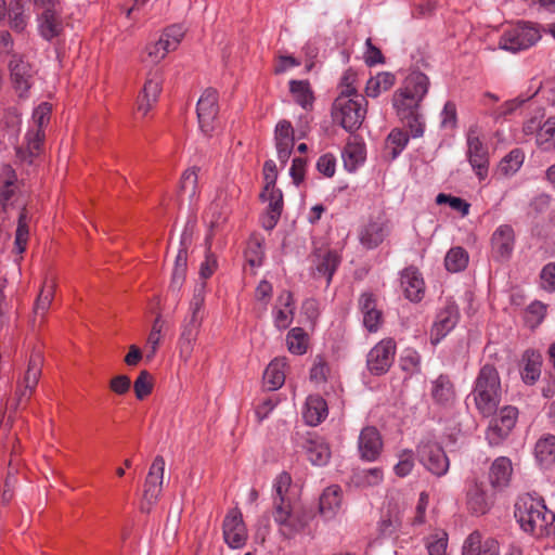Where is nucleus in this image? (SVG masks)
Listing matches in <instances>:
<instances>
[{"label":"nucleus","mask_w":555,"mask_h":555,"mask_svg":"<svg viewBox=\"0 0 555 555\" xmlns=\"http://www.w3.org/2000/svg\"><path fill=\"white\" fill-rule=\"evenodd\" d=\"M164 327V322L162 321L160 317L158 315L151 328V332L147 337V346L151 348V351L147 353V359H152L155 356V352L157 350V347L160 343L162 338V331Z\"/></svg>","instance_id":"680f3d73"},{"label":"nucleus","mask_w":555,"mask_h":555,"mask_svg":"<svg viewBox=\"0 0 555 555\" xmlns=\"http://www.w3.org/2000/svg\"><path fill=\"white\" fill-rule=\"evenodd\" d=\"M223 538L225 543L232 548L243 547L247 541V530L243 521L241 512L232 508L228 512L223 520Z\"/></svg>","instance_id":"6ab92c4d"},{"label":"nucleus","mask_w":555,"mask_h":555,"mask_svg":"<svg viewBox=\"0 0 555 555\" xmlns=\"http://www.w3.org/2000/svg\"><path fill=\"white\" fill-rule=\"evenodd\" d=\"M360 455L365 461H375L380 454L383 441L378 430L373 426L364 427L359 436Z\"/></svg>","instance_id":"a878e982"},{"label":"nucleus","mask_w":555,"mask_h":555,"mask_svg":"<svg viewBox=\"0 0 555 555\" xmlns=\"http://www.w3.org/2000/svg\"><path fill=\"white\" fill-rule=\"evenodd\" d=\"M184 30L179 25L168 27L159 37V39L146 47V53L152 63H158L170 52L178 48Z\"/></svg>","instance_id":"dca6fc26"},{"label":"nucleus","mask_w":555,"mask_h":555,"mask_svg":"<svg viewBox=\"0 0 555 555\" xmlns=\"http://www.w3.org/2000/svg\"><path fill=\"white\" fill-rule=\"evenodd\" d=\"M534 455L541 466L548 467L555 463V436L541 437L534 447Z\"/></svg>","instance_id":"e433bc0d"},{"label":"nucleus","mask_w":555,"mask_h":555,"mask_svg":"<svg viewBox=\"0 0 555 555\" xmlns=\"http://www.w3.org/2000/svg\"><path fill=\"white\" fill-rule=\"evenodd\" d=\"M420 462L434 475L443 476L449 470V459L442 447L431 440H422L417 447Z\"/></svg>","instance_id":"9b49d317"},{"label":"nucleus","mask_w":555,"mask_h":555,"mask_svg":"<svg viewBox=\"0 0 555 555\" xmlns=\"http://www.w3.org/2000/svg\"><path fill=\"white\" fill-rule=\"evenodd\" d=\"M477 410L483 416H491L501 402V382L493 365H483L475 382L472 392Z\"/></svg>","instance_id":"20e7f679"},{"label":"nucleus","mask_w":555,"mask_h":555,"mask_svg":"<svg viewBox=\"0 0 555 555\" xmlns=\"http://www.w3.org/2000/svg\"><path fill=\"white\" fill-rule=\"evenodd\" d=\"M515 517L526 532L537 537L555 534V514L542 498L521 495L515 504Z\"/></svg>","instance_id":"f03ea898"},{"label":"nucleus","mask_w":555,"mask_h":555,"mask_svg":"<svg viewBox=\"0 0 555 555\" xmlns=\"http://www.w3.org/2000/svg\"><path fill=\"white\" fill-rule=\"evenodd\" d=\"M28 222H27V211L24 208L18 217L17 229L15 233V248L17 253L22 254L27 245L28 241Z\"/></svg>","instance_id":"3c124183"},{"label":"nucleus","mask_w":555,"mask_h":555,"mask_svg":"<svg viewBox=\"0 0 555 555\" xmlns=\"http://www.w3.org/2000/svg\"><path fill=\"white\" fill-rule=\"evenodd\" d=\"M275 144L280 146L294 145V129L287 120H281L275 127Z\"/></svg>","instance_id":"864d4df0"},{"label":"nucleus","mask_w":555,"mask_h":555,"mask_svg":"<svg viewBox=\"0 0 555 555\" xmlns=\"http://www.w3.org/2000/svg\"><path fill=\"white\" fill-rule=\"evenodd\" d=\"M420 366L421 356L418 352L411 348L404 349L400 357V367L403 371L413 374L420 371Z\"/></svg>","instance_id":"5fc2aeb1"},{"label":"nucleus","mask_w":555,"mask_h":555,"mask_svg":"<svg viewBox=\"0 0 555 555\" xmlns=\"http://www.w3.org/2000/svg\"><path fill=\"white\" fill-rule=\"evenodd\" d=\"M273 518L279 525L282 534L289 538L302 531L309 525L312 514L305 508L297 509L289 506L283 509L279 506L276 512H273Z\"/></svg>","instance_id":"f8f14e48"},{"label":"nucleus","mask_w":555,"mask_h":555,"mask_svg":"<svg viewBox=\"0 0 555 555\" xmlns=\"http://www.w3.org/2000/svg\"><path fill=\"white\" fill-rule=\"evenodd\" d=\"M37 13L38 30L42 38L52 40L63 30V7L60 0H34Z\"/></svg>","instance_id":"0eeeda50"},{"label":"nucleus","mask_w":555,"mask_h":555,"mask_svg":"<svg viewBox=\"0 0 555 555\" xmlns=\"http://www.w3.org/2000/svg\"><path fill=\"white\" fill-rule=\"evenodd\" d=\"M205 281L198 283L190 302L189 314L185 317L179 338L180 357L188 361L193 352L203 320L205 318Z\"/></svg>","instance_id":"7ed1b4c3"},{"label":"nucleus","mask_w":555,"mask_h":555,"mask_svg":"<svg viewBox=\"0 0 555 555\" xmlns=\"http://www.w3.org/2000/svg\"><path fill=\"white\" fill-rule=\"evenodd\" d=\"M431 396L440 404H448L453 400V385L447 376L440 375L433 382Z\"/></svg>","instance_id":"37998d69"},{"label":"nucleus","mask_w":555,"mask_h":555,"mask_svg":"<svg viewBox=\"0 0 555 555\" xmlns=\"http://www.w3.org/2000/svg\"><path fill=\"white\" fill-rule=\"evenodd\" d=\"M516 243L515 231L509 224L499 225L491 236V254L494 260L508 261Z\"/></svg>","instance_id":"a211bd4d"},{"label":"nucleus","mask_w":555,"mask_h":555,"mask_svg":"<svg viewBox=\"0 0 555 555\" xmlns=\"http://www.w3.org/2000/svg\"><path fill=\"white\" fill-rule=\"evenodd\" d=\"M460 320V310L455 301L446 299L438 309L435 322L430 331V341L433 345L439 344L457 324Z\"/></svg>","instance_id":"ddd939ff"},{"label":"nucleus","mask_w":555,"mask_h":555,"mask_svg":"<svg viewBox=\"0 0 555 555\" xmlns=\"http://www.w3.org/2000/svg\"><path fill=\"white\" fill-rule=\"evenodd\" d=\"M525 159L520 149L512 150L500 163L499 171L504 176H512L519 170Z\"/></svg>","instance_id":"de8ad7c7"},{"label":"nucleus","mask_w":555,"mask_h":555,"mask_svg":"<svg viewBox=\"0 0 555 555\" xmlns=\"http://www.w3.org/2000/svg\"><path fill=\"white\" fill-rule=\"evenodd\" d=\"M357 82H358L357 73L352 69H347L340 80L339 94H345V95L360 94L358 92Z\"/></svg>","instance_id":"0e129e2a"},{"label":"nucleus","mask_w":555,"mask_h":555,"mask_svg":"<svg viewBox=\"0 0 555 555\" xmlns=\"http://www.w3.org/2000/svg\"><path fill=\"white\" fill-rule=\"evenodd\" d=\"M56 284L54 281H46L36 298L34 305V324L41 325L55 295Z\"/></svg>","instance_id":"2f4dec72"},{"label":"nucleus","mask_w":555,"mask_h":555,"mask_svg":"<svg viewBox=\"0 0 555 555\" xmlns=\"http://www.w3.org/2000/svg\"><path fill=\"white\" fill-rule=\"evenodd\" d=\"M327 403L321 396L311 395L307 398L302 415L308 425H319L327 417Z\"/></svg>","instance_id":"473e14b6"},{"label":"nucleus","mask_w":555,"mask_h":555,"mask_svg":"<svg viewBox=\"0 0 555 555\" xmlns=\"http://www.w3.org/2000/svg\"><path fill=\"white\" fill-rule=\"evenodd\" d=\"M367 101L361 94H338L332 105L333 120L346 131L359 129L366 115Z\"/></svg>","instance_id":"39448f33"},{"label":"nucleus","mask_w":555,"mask_h":555,"mask_svg":"<svg viewBox=\"0 0 555 555\" xmlns=\"http://www.w3.org/2000/svg\"><path fill=\"white\" fill-rule=\"evenodd\" d=\"M396 77L389 72H380L376 76L371 77L365 85V95L369 98H377L386 92L395 85Z\"/></svg>","instance_id":"c9c22d12"},{"label":"nucleus","mask_w":555,"mask_h":555,"mask_svg":"<svg viewBox=\"0 0 555 555\" xmlns=\"http://www.w3.org/2000/svg\"><path fill=\"white\" fill-rule=\"evenodd\" d=\"M463 555H500L499 543L490 538L482 541L479 532H473L464 542Z\"/></svg>","instance_id":"c756f323"},{"label":"nucleus","mask_w":555,"mask_h":555,"mask_svg":"<svg viewBox=\"0 0 555 555\" xmlns=\"http://www.w3.org/2000/svg\"><path fill=\"white\" fill-rule=\"evenodd\" d=\"M448 539L444 532L436 533L429 538L427 550L429 555H444L447 551Z\"/></svg>","instance_id":"338daca9"},{"label":"nucleus","mask_w":555,"mask_h":555,"mask_svg":"<svg viewBox=\"0 0 555 555\" xmlns=\"http://www.w3.org/2000/svg\"><path fill=\"white\" fill-rule=\"evenodd\" d=\"M436 203L439 205L448 204L452 209L460 211L462 216H467L469 214L470 205L460 197L440 193L436 197Z\"/></svg>","instance_id":"052dcab7"},{"label":"nucleus","mask_w":555,"mask_h":555,"mask_svg":"<svg viewBox=\"0 0 555 555\" xmlns=\"http://www.w3.org/2000/svg\"><path fill=\"white\" fill-rule=\"evenodd\" d=\"M286 358H275L267 366L263 373V384L268 390H276L284 385Z\"/></svg>","instance_id":"f704fd0d"},{"label":"nucleus","mask_w":555,"mask_h":555,"mask_svg":"<svg viewBox=\"0 0 555 555\" xmlns=\"http://www.w3.org/2000/svg\"><path fill=\"white\" fill-rule=\"evenodd\" d=\"M518 418V410L515 406L506 405L500 409L486 430V439L490 446L501 444L515 427Z\"/></svg>","instance_id":"1a4fd4ad"},{"label":"nucleus","mask_w":555,"mask_h":555,"mask_svg":"<svg viewBox=\"0 0 555 555\" xmlns=\"http://www.w3.org/2000/svg\"><path fill=\"white\" fill-rule=\"evenodd\" d=\"M467 157L477 177L485 180L489 169V153L475 129H469L467 133Z\"/></svg>","instance_id":"f3484780"},{"label":"nucleus","mask_w":555,"mask_h":555,"mask_svg":"<svg viewBox=\"0 0 555 555\" xmlns=\"http://www.w3.org/2000/svg\"><path fill=\"white\" fill-rule=\"evenodd\" d=\"M294 299L293 294L288 291H283L278 299L276 306L273 309V321L278 330H286L294 319Z\"/></svg>","instance_id":"cd10ccee"},{"label":"nucleus","mask_w":555,"mask_h":555,"mask_svg":"<svg viewBox=\"0 0 555 555\" xmlns=\"http://www.w3.org/2000/svg\"><path fill=\"white\" fill-rule=\"evenodd\" d=\"M428 89V77L421 72H413L405 78L403 86L392 95V104L398 117L409 127L414 138L424 134L425 124L420 108Z\"/></svg>","instance_id":"f257e3e1"},{"label":"nucleus","mask_w":555,"mask_h":555,"mask_svg":"<svg viewBox=\"0 0 555 555\" xmlns=\"http://www.w3.org/2000/svg\"><path fill=\"white\" fill-rule=\"evenodd\" d=\"M383 477V470L378 467L361 469L354 473V482L358 486L371 487L382 482Z\"/></svg>","instance_id":"8fccbe9b"},{"label":"nucleus","mask_w":555,"mask_h":555,"mask_svg":"<svg viewBox=\"0 0 555 555\" xmlns=\"http://www.w3.org/2000/svg\"><path fill=\"white\" fill-rule=\"evenodd\" d=\"M291 483L292 478L287 473H282L275 478L273 483V512H276L279 506H281L283 509L292 506L291 500L287 495Z\"/></svg>","instance_id":"58836bf2"},{"label":"nucleus","mask_w":555,"mask_h":555,"mask_svg":"<svg viewBox=\"0 0 555 555\" xmlns=\"http://www.w3.org/2000/svg\"><path fill=\"white\" fill-rule=\"evenodd\" d=\"M513 472L512 462L509 459L501 456L498 457L490 469V481L493 487H505L511 478Z\"/></svg>","instance_id":"ea45409f"},{"label":"nucleus","mask_w":555,"mask_h":555,"mask_svg":"<svg viewBox=\"0 0 555 555\" xmlns=\"http://www.w3.org/2000/svg\"><path fill=\"white\" fill-rule=\"evenodd\" d=\"M414 467V454L411 450H403L399 454V461L395 465L393 470L397 476L405 477Z\"/></svg>","instance_id":"e2e57ef3"},{"label":"nucleus","mask_w":555,"mask_h":555,"mask_svg":"<svg viewBox=\"0 0 555 555\" xmlns=\"http://www.w3.org/2000/svg\"><path fill=\"white\" fill-rule=\"evenodd\" d=\"M163 77L158 73L150 74L138 96V112L146 115L155 105L162 92Z\"/></svg>","instance_id":"b1692460"},{"label":"nucleus","mask_w":555,"mask_h":555,"mask_svg":"<svg viewBox=\"0 0 555 555\" xmlns=\"http://www.w3.org/2000/svg\"><path fill=\"white\" fill-rule=\"evenodd\" d=\"M537 144L543 151L555 149V120L548 118L538 130Z\"/></svg>","instance_id":"49530a36"},{"label":"nucleus","mask_w":555,"mask_h":555,"mask_svg":"<svg viewBox=\"0 0 555 555\" xmlns=\"http://www.w3.org/2000/svg\"><path fill=\"white\" fill-rule=\"evenodd\" d=\"M304 449L308 461L314 466H325L332 456L331 448L326 440L317 435L307 437Z\"/></svg>","instance_id":"bb28decb"},{"label":"nucleus","mask_w":555,"mask_h":555,"mask_svg":"<svg viewBox=\"0 0 555 555\" xmlns=\"http://www.w3.org/2000/svg\"><path fill=\"white\" fill-rule=\"evenodd\" d=\"M289 92L295 102L304 109H311L314 101L313 91L308 80H291Z\"/></svg>","instance_id":"4c0bfd02"},{"label":"nucleus","mask_w":555,"mask_h":555,"mask_svg":"<svg viewBox=\"0 0 555 555\" xmlns=\"http://www.w3.org/2000/svg\"><path fill=\"white\" fill-rule=\"evenodd\" d=\"M343 159L345 167L349 171L356 170V168L365 159V146L358 142H348L343 152Z\"/></svg>","instance_id":"79ce46f5"},{"label":"nucleus","mask_w":555,"mask_h":555,"mask_svg":"<svg viewBox=\"0 0 555 555\" xmlns=\"http://www.w3.org/2000/svg\"><path fill=\"white\" fill-rule=\"evenodd\" d=\"M492 503V496L487 492L482 482L474 480L468 485L466 504L472 513L483 515L490 509Z\"/></svg>","instance_id":"393cba45"},{"label":"nucleus","mask_w":555,"mask_h":555,"mask_svg":"<svg viewBox=\"0 0 555 555\" xmlns=\"http://www.w3.org/2000/svg\"><path fill=\"white\" fill-rule=\"evenodd\" d=\"M468 263V254L462 247L451 248L444 258L446 269L450 272H460L466 268Z\"/></svg>","instance_id":"a18cd8bd"},{"label":"nucleus","mask_w":555,"mask_h":555,"mask_svg":"<svg viewBox=\"0 0 555 555\" xmlns=\"http://www.w3.org/2000/svg\"><path fill=\"white\" fill-rule=\"evenodd\" d=\"M388 235L387 222L383 216L371 218L359 231L360 243L367 249L377 247Z\"/></svg>","instance_id":"4be33fe9"},{"label":"nucleus","mask_w":555,"mask_h":555,"mask_svg":"<svg viewBox=\"0 0 555 555\" xmlns=\"http://www.w3.org/2000/svg\"><path fill=\"white\" fill-rule=\"evenodd\" d=\"M9 67L15 91L20 96H24L34 81V70L31 66L22 57L13 55Z\"/></svg>","instance_id":"5701e85b"},{"label":"nucleus","mask_w":555,"mask_h":555,"mask_svg":"<svg viewBox=\"0 0 555 555\" xmlns=\"http://www.w3.org/2000/svg\"><path fill=\"white\" fill-rule=\"evenodd\" d=\"M308 341V334L301 327H294L286 335V346L293 354L301 356L306 353Z\"/></svg>","instance_id":"c03bdc74"},{"label":"nucleus","mask_w":555,"mask_h":555,"mask_svg":"<svg viewBox=\"0 0 555 555\" xmlns=\"http://www.w3.org/2000/svg\"><path fill=\"white\" fill-rule=\"evenodd\" d=\"M197 168L192 167L186 169L181 177L180 181V191L184 193H189L190 197H194L197 193Z\"/></svg>","instance_id":"6e6d98bb"},{"label":"nucleus","mask_w":555,"mask_h":555,"mask_svg":"<svg viewBox=\"0 0 555 555\" xmlns=\"http://www.w3.org/2000/svg\"><path fill=\"white\" fill-rule=\"evenodd\" d=\"M359 308L363 314V325L365 328L371 333L377 332L383 322V314L377 309L373 295L362 294L359 298Z\"/></svg>","instance_id":"c85d7f7f"},{"label":"nucleus","mask_w":555,"mask_h":555,"mask_svg":"<svg viewBox=\"0 0 555 555\" xmlns=\"http://www.w3.org/2000/svg\"><path fill=\"white\" fill-rule=\"evenodd\" d=\"M43 358L39 351L33 352L29 361L27 371L23 377V380L18 385V404L28 402L33 392L35 391L37 384L41 375Z\"/></svg>","instance_id":"aec40b11"},{"label":"nucleus","mask_w":555,"mask_h":555,"mask_svg":"<svg viewBox=\"0 0 555 555\" xmlns=\"http://www.w3.org/2000/svg\"><path fill=\"white\" fill-rule=\"evenodd\" d=\"M245 258L251 267H259L262 263L263 248L258 238H251L247 243Z\"/></svg>","instance_id":"13d9d810"},{"label":"nucleus","mask_w":555,"mask_h":555,"mask_svg":"<svg viewBox=\"0 0 555 555\" xmlns=\"http://www.w3.org/2000/svg\"><path fill=\"white\" fill-rule=\"evenodd\" d=\"M546 306L540 301L532 302L526 310V322L530 327L538 326L544 319Z\"/></svg>","instance_id":"bf43d9fd"},{"label":"nucleus","mask_w":555,"mask_h":555,"mask_svg":"<svg viewBox=\"0 0 555 555\" xmlns=\"http://www.w3.org/2000/svg\"><path fill=\"white\" fill-rule=\"evenodd\" d=\"M540 356L531 352L524 367L522 379L527 384H533L540 377Z\"/></svg>","instance_id":"4d7b16f0"},{"label":"nucleus","mask_w":555,"mask_h":555,"mask_svg":"<svg viewBox=\"0 0 555 555\" xmlns=\"http://www.w3.org/2000/svg\"><path fill=\"white\" fill-rule=\"evenodd\" d=\"M134 392L139 400L144 399L152 391V376L147 371H142L134 380Z\"/></svg>","instance_id":"69168bd1"},{"label":"nucleus","mask_w":555,"mask_h":555,"mask_svg":"<svg viewBox=\"0 0 555 555\" xmlns=\"http://www.w3.org/2000/svg\"><path fill=\"white\" fill-rule=\"evenodd\" d=\"M330 365L323 356H315L310 369V380L317 385L324 384L330 375Z\"/></svg>","instance_id":"09e8293b"},{"label":"nucleus","mask_w":555,"mask_h":555,"mask_svg":"<svg viewBox=\"0 0 555 555\" xmlns=\"http://www.w3.org/2000/svg\"><path fill=\"white\" fill-rule=\"evenodd\" d=\"M164 473L165 460L162 455H157L144 481L143 501L141 505L143 512H150L151 507L158 501L163 491Z\"/></svg>","instance_id":"9d476101"},{"label":"nucleus","mask_w":555,"mask_h":555,"mask_svg":"<svg viewBox=\"0 0 555 555\" xmlns=\"http://www.w3.org/2000/svg\"><path fill=\"white\" fill-rule=\"evenodd\" d=\"M52 105L42 102L33 113V128L26 135V147L17 149V156L21 160L31 163L33 158L39 154L41 145L44 141V127L49 124Z\"/></svg>","instance_id":"423d86ee"},{"label":"nucleus","mask_w":555,"mask_h":555,"mask_svg":"<svg viewBox=\"0 0 555 555\" xmlns=\"http://www.w3.org/2000/svg\"><path fill=\"white\" fill-rule=\"evenodd\" d=\"M401 286L405 297L411 301H420L424 295V281L415 268H406L401 273Z\"/></svg>","instance_id":"7c9ffc66"},{"label":"nucleus","mask_w":555,"mask_h":555,"mask_svg":"<svg viewBox=\"0 0 555 555\" xmlns=\"http://www.w3.org/2000/svg\"><path fill=\"white\" fill-rule=\"evenodd\" d=\"M396 354V343L386 338L377 343L367 353L366 366L373 375L387 373L393 363Z\"/></svg>","instance_id":"4468645a"},{"label":"nucleus","mask_w":555,"mask_h":555,"mask_svg":"<svg viewBox=\"0 0 555 555\" xmlns=\"http://www.w3.org/2000/svg\"><path fill=\"white\" fill-rule=\"evenodd\" d=\"M541 38V31L537 25L531 23H518L517 25L504 30L499 47L509 52H518L529 49Z\"/></svg>","instance_id":"6e6552de"},{"label":"nucleus","mask_w":555,"mask_h":555,"mask_svg":"<svg viewBox=\"0 0 555 555\" xmlns=\"http://www.w3.org/2000/svg\"><path fill=\"white\" fill-rule=\"evenodd\" d=\"M197 118L199 129L206 135H209L216 128V118L219 112L218 92L208 88L197 101Z\"/></svg>","instance_id":"2eb2a0df"},{"label":"nucleus","mask_w":555,"mask_h":555,"mask_svg":"<svg viewBox=\"0 0 555 555\" xmlns=\"http://www.w3.org/2000/svg\"><path fill=\"white\" fill-rule=\"evenodd\" d=\"M541 284L546 291H555V262H550L543 267L541 273Z\"/></svg>","instance_id":"774afa93"},{"label":"nucleus","mask_w":555,"mask_h":555,"mask_svg":"<svg viewBox=\"0 0 555 555\" xmlns=\"http://www.w3.org/2000/svg\"><path fill=\"white\" fill-rule=\"evenodd\" d=\"M343 491L338 486L326 488L320 496L319 512L325 519L333 518L341 506Z\"/></svg>","instance_id":"72a5a7b5"},{"label":"nucleus","mask_w":555,"mask_h":555,"mask_svg":"<svg viewBox=\"0 0 555 555\" xmlns=\"http://www.w3.org/2000/svg\"><path fill=\"white\" fill-rule=\"evenodd\" d=\"M409 142L408 134L399 129H393L385 141V155L393 160L404 150Z\"/></svg>","instance_id":"a19ab883"},{"label":"nucleus","mask_w":555,"mask_h":555,"mask_svg":"<svg viewBox=\"0 0 555 555\" xmlns=\"http://www.w3.org/2000/svg\"><path fill=\"white\" fill-rule=\"evenodd\" d=\"M261 198L269 202L267 212L281 216L283 210V196L280 190L264 188L261 193Z\"/></svg>","instance_id":"603ef678"},{"label":"nucleus","mask_w":555,"mask_h":555,"mask_svg":"<svg viewBox=\"0 0 555 555\" xmlns=\"http://www.w3.org/2000/svg\"><path fill=\"white\" fill-rule=\"evenodd\" d=\"M340 262L341 257L336 250L317 249L312 255L313 274L318 278H325L328 285Z\"/></svg>","instance_id":"412c9836"}]
</instances>
